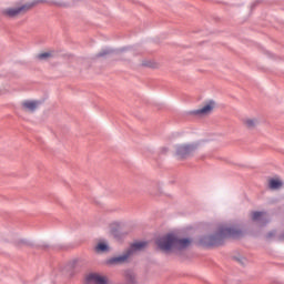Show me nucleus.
<instances>
[{
    "instance_id": "f8f14e48",
    "label": "nucleus",
    "mask_w": 284,
    "mask_h": 284,
    "mask_svg": "<svg viewBox=\"0 0 284 284\" xmlns=\"http://www.w3.org/2000/svg\"><path fill=\"white\" fill-rule=\"evenodd\" d=\"M37 59L39 61H48V59H52V52H43V53H39L37 55Z\"/></svg>"
},
{
    "instance_id": "2eb2a0df",
    "label": "nucleus",
    "mask_w": 284,
    "mask_h": 284,
    "mask_svg": "<svg viewBox=\"0 0 284 284\" xmlns=\"http://www.w3.org/2000/svg\"><path fill=\"white\" fill-rule=\"evenodd\" d=\"M105 54H110V51H103V52H101L99 55H100V57H105Z\"/></svg>"
},
{
    "instance_id": "39448f33",
    "label": "nucleus",
    "mask_w": 284,
    "mask_h": 284,
    "mask_svg": "<svg viewBox=\"0 0 284 284\" xmlns=\"http://www.w3.org/2000/svg\"><path fill=\"white\" fill-rule=\"evenodd\" d=\"M215 108L216 103H214V101H210L201 109L193 111L192 114H194L195 116H207L209 114H212Z\"/></svg>"
},
{
    "instance_id": "9d476101",
    "label": "nucleus",
    "mask_w": 284,
    "mask_h": 284,
    "mask_svg": "<svg viewBox=\"0 0 284 284\" xmlns=\"http://www.w3.org/2000/svg\"><path fill=\"white\" fill-rule=\"evenodd\" d=\"M268 186L271 190H281V187H283V181L278 179H272L268 181Z\"/></svg>"
},
{
    "instance_id": "0eeeda50",
    "label": "nucleus",
    "mask_w": 284,
    "mask_h": 284,
    "mask_svg": "<svg viewBox=\"0 0 284 284\" xmlns=\"http://www.w3.org/2000/svg\"><path fill=\"white\" fill-rule=\"evenodd\" d=\"M88 284H108V277L99 273H90L87 276Z\"/></svg>"
},
{
    "instance_id": "4468645a",
    "label": "nucleus",
    "mask_w": 284,
    "mask_h": 284,
    "mask_svg": "<svg viewBox=\"0 0 284 284\" xmlns=\"http://www.w3.org/2000/svg\"><path fill=\"white\" fill-rule=\"evenodd\" d=\"M126 284H136V276L134 274L126 275Z\"/></svg>"
},
{
    "instance_id": "423d86ee",
    "label": "nucleus",
    "mask_w": 284,
    "mask_h": 284,
    "mask_svg": "<svg viewBox=\"0 0 284 284\" xmlns=\"http://www.w3.org/2000/svg\"><path fill=\"white\" fill-rule=\"evenodd\" d=\"M30 8H32V6H30V4H24V6L18 7V8H9L3 11V14L6 17H19V14H23V12H28V10H30Z\"/></svg>"
},
{
    "instance_id": "7ed1b4c3",
    "label": "nucleus",
    "mask_w": 284,
    "mask_h": 284,
    "mask_svg": "<svg viewBox=\"0 0 284 284\" xmlns=\"http://www.w3.org/2000/svg\"><path fill=\"white\" fill-rule=\"evenodd\" d=\"M148 247V242H136L131 245V248L128 250L124 254L112 257L106 261L108 265H121V263H125L134 252H141V250H145Z\"/></svg>"
},
{
    "instance_id": "1a4fd4ad",
    "label": "nucleus",
    "mask_w": 284,
    "mask_h": 284,
    "mask_svg": "<svg viewBox=\"0 0 284 284\" xmlns=\"http://www.w3.org/2000/svg\"><path fill=\"white\" fill-rule=\"evenodd\" d=\"M242 124L244 125V128H247V130H254V128L258 125V119L250 116L243 118Z\"/></svg>"
},
{
    "instance_id": "f257e3e1",
    "label": "nucleus",
    "mask_w": 284,
    "mask_h": 284,
    "mask_svg": "<svg viewBox=\"0 0 284 284\" xmlns=\"http://www.w3.org/2000/svg\"><path fill=\"white\" fill-rule=\"evenodd\" d=\"M243 231L236 226H220L214 235L202 237L200 243L205 247H214V245H221L225 239H241Z\"/></svg>"
},
{
    "instance_id": "ddd939ff",
    "label": "nucleus",
    "mask_w": 284,
    "mask_h": 284,
    "mask_svg": "<svg viewBox=\"0 0 284 284\" xmlns=\"http://www.w3.org/2000/svg\"><path fill=\"white\" fill-rule=\"evenodd\" d=\"M252 219L253 221H262V219H267V215L263 212H253Z\"/></svg>"
},
{
    "instance_id": "20e7f679",
    "label": "nucleus",
    "mask_w": 284,
    "mask_h": 284,
    "mask_svg": "<svg viewBox=\"0 0 284 284\" xmlns=\"http://www.w3.org/2000/svg\"><path fill=\"white\" fill-rule=\"evenodd\" d=\"M178 159H190L199 150V143L178 144L174 148Z\"/></svg>"
},
{
    "instance_id": "9b49d317",
    "label": "nucleus",
    "mask_w": 284,
    "mask_h": 284,
    "mask_svg": "<svg viewBox=\"0 0 284 284\" xmlns=\"http://www.w3.org/2000/svg\"><path fill=\"white\" fill-rule=\"evenodd\" d=\"M95 252H98V254H103V252H110V246L105 242H100L95 246Z\"/></svg>"
},
{
    "instance_id": "f03ea898",
    "label": "nucleus",
    "mask_w": 284,
    "mask_h": 284,
    "mask_svg": "<svg viewBox=\"0 0 284 284\" xmlns=\"http://www.w3.org/2000/svg\"><path fill=\"white\" fill-rule=\"evenodd\" d=\"M156 245L162 252H172V250H185L192 245V239H179L174 234L156 240Z\"/></svg>"
},
{
    "instance_id": "6e6552de",
    "label": "nucleus",
    "mask_w": 284,
    "mask_h": 284,
    "mask_svg": "<svg viewBox=\"0 0 284 284\" xmlns=\"http://www.w3.org/2000/svg\"><path fill=\"white\" fill-rule=\"evenodd\" d=\"M21 108L23 112H37V109L39 108V101L34 100H24L21 103Z\"/></svg>"
}]
</instances>
